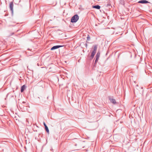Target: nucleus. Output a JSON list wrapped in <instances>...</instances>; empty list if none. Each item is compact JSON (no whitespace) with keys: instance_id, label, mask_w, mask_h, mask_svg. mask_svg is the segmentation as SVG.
Returning a JSON list of instances; mask_svg holds the SVG:
<instances>
[{"instance_id":"obj_8","label":"nucleus","mask_w":152,"mask_h":152,"mask_svg":"<svg viewBox=\"0 0 152 152\" xmlns=\"http://www.w3.org/2000/svg\"><path fill=\"white\" fill-rule=\"evenodd\" d=\"M26 87L25 85H24L22 86L21 88V91L22 92L25 89Z\"/></svg>"},{"instance_id":"obj_2","label":"nucleus","mask_w":152,"mask_h":152,"mask_svg":"<svg viewBox=\"0 0 152 152\" xmlns=\"http://www.w3.org/2000/svg\"><path fill=\"white\" fill-rule=\"evenodd\" d=\"M138 2L139 3L141 4H146L150 3V2H148V1L145 0H141L139 1Z\"/></svg>"},{"instance_id":"obj_1","label":"nucleus","mask_w":152,"mask_h":152,"mask_svg":"<svg viewBox=\"0 0 152 152\" xmlns=\"http://www.w3.org/2000/svg\"><path fill=\"white\" fill-rule=\"evenodd\" d=\"M79 17L78 15H75L73 16L71 19V22L72 23H75L78 20Z\"/></svg>"},{"instance_id":"obj_9","label":"nucleus","mask_w":152,"mask_h":152,"mask_svg":"<svg viewBox=\"0 0 152 152\" xmlns=\"http://www.w3.org/2000/svg\"><path fill=\"white\" fill-rule=\"evenodd\" d=\"M100 52H97V54L96 55V58H99V57H100Z\"/></svg>"},{"instance_id":"obj_14","label":"nucleus","mask_w":152,"mask_h":152,"mask_svg":"<svg viewBox=\"0 0 152 152\" xmlns=\"http://www.w3.org/2000/svg\"><path fill=\"white\" fill-rule=\"evenodd\" d=\"M43 124H44V125L45 126H46V124H45V122H44Z\"/></svg>"},{"instance_id":"obj_7","label":"nucleus","mask_w":152,"mask_h":152,"mask_svg":"<svg viewBox=\"0 0 152 152\" xmlns=\"http://www.w3.org/2000/svg\"><path fill=\"white\" fill-rule=\"evenodd\" d=\"M91 39V37L89 35H87V40L88 41V42H89L90 41Z\"/></svg>"},{"instance_id":"obj_16","label":"nucleus","mask_w":152,"mask_h":152,"mask_svg":"<svg viewBox=\"0 0 152 152\" xmlns=\"http://www.w3.org/2000/svg\"><path fill=\"white\" fill-rule=\"evenodd\" d=\"M86 151H87V150H86Z\"/></svg>"},{"instance_id":"obj_6","label":"nucleus","mask_w":152,"mask_h":152,"mask_svg":"<svg viewBox=\"0 0 152 152\" xmlns=\"http://www.w3.org/2000/svg\"><path fill=\"white\" fill-rule=\"evenodd\" d=\"M13 4L12 2H11L10 4V7L11 10H13Z\"/></svg>"},{"instance_id":"obj_13","label":"nucleus","mask_w":152,"mask_h":152,"mask_svg":"<svg viewBox=\"0 0 152 152\" xmlns=\"http://www.w3.org/2000/svg\"><path fill=\"white\" fill-rule=\"evenodd\" d=\"M99 59V58H96V60H95V64H96L97 62Z\"/></svg>"},{"instance_id":"obj_11","label":"nucleus","mask_w":152,"mask_h":152,"mask_svg":"<svg viewBox=\"0 0 152 152\" xmlns=\"http://www.w3.org/2000/svg\"><path fill=\"white\" fill-rule=\"evenodd\" d=\"M45 126V130H46V131L48 133H49V130L48 127H47V125Z\"/></svg>"},{"instance_id":"obj_3","label":"nucleus","mask_w":152,"mask_h":152,"mask_svg":"<svg viewBox=\"0 0 152 152\" xmlns=\"http://www.w3.org/2000/svg\"><path fill=\"white\" fill-rule=\"evenodd\" d=\"M62 46H61V45H57V46H54L52 47L51 48V50H55V49L58 48H59L60 47H61Z\"/></svg>"},{"instance_id":"obj_12","label":"nucleus","mask_w":152,"mask_h":152,"mask_svg":"<svg viewBox=\"0 0 152 152\" xmlns=\"http://www.w3.org/2000/svg\"><path fill=\"white\" fill-rule=\"evenodd\" d=\"M97 48V47L96 46V45L94 47V50L93 51L96 52Z\"/></svg>"},{"instance_id":"obj_15","label":"nucleus","mask_w":152,"mask_h":152,"mask_svg":"<svg viewBox=\"0 0 152 152\" xmlns=\"http://www.w3.org/2000/svg\"><path fill=\"white\" fill-rule=\"evenodd\" d=\"M86 47H87V44H86Z\"/></svg>"},{"instance_id":"obj_10","label":"nucleus","mask_w":152,"mask_h":152,"mask_svg":"<svg viewBox=\"0 0 152 152\" xmlns=\"http://www.w3.org/2000/svg\"><path fill=\"white\" fill-rule=\"evenodd\" d=\"M96 53V52L93 51L92 52L91 54V57L92 58H93L95 55V54Z\"/></svg>"},{"instance_id":"obj_5","label":"nucleus","mask_w":152,"mask_h":152,"mask_svg":"<svg viewBox=\"0 0 152 152\" xmlns=\"http://www.w3.org/2000/svg\"><path fill=\"white\" fill-rule=\"evenodd\" d=\"M92 7L93 8L97 9H99L100 8V6L99 5H96L95 6H92Z\"/></svg>"},{"instance_id":"obj_4","label":"nucleus","mask_w":152,"mask_h":152,"mask_svg":"<svg viewBox=\"0 0 152 152\" xmlns=\"http://www.w3.org/2000/svg\"><path fill=\"white\" fill-rule=\"evenodd\" d=\"M109 100L113 104H115L116 103V101L115 99L113 98H110L109 99Z\"/></svg>"}]
</instances>
